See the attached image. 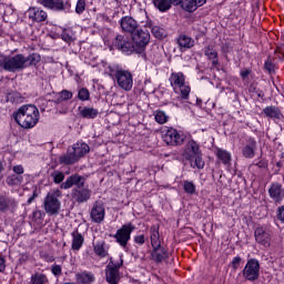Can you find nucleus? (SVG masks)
<instances>
[{
  "label": "nucleus",
  "instance_id": "nucleus-1",
  "mask_svg": "<svg viewBox=\"0 0 284 284\" xmlns=\"http://www.w3.org/2000/svg\"><path fill=\"white\" fill-rule=\"evenodd\" d=\"M41 61V55L38 53H31L28 57L23 53H18L16 55H4L0 53V70L6 72H21L26 68L37 65Z\"/></svg>",
  "mask_w": 284,
  "mask_h": 284
},
{
  "label": "nucleus",
  "instance_id": "nucleus-2",
  "mask_svg": "<svg viewBox=\"0 0 284 284\" xmlns=\"http://www.w3.org/2000/svg\"><path fill=\"white\" fill-rule=\"evenodd\" d=\"M14 121L24 130H32L39 123L40 113L39 109L32 104H24L20 106L13 115Z\"/></svg>",
  "mask_w": 284,
  "mask_h": 284
},
{
  "label": "nucleus",
  "instance_id": "nucleus-3",
  "mask_svg": "<svg viewBox=\"0 0 284 284\" xmlns=\"http://www.w3.org/2000/svg\"><path fill=\"white\" fill-rule=\"evenodd\" d=\"M89 153L90 145L85 142H78L69 146L67 153L60 155L59 163H61V165H74V163H79V161Z\"/></svg>",
  "mask_w": 284,
  "mask_h": 284
},
{
  "label": "nucleus",
  "instance_id": "nucleus-4",
  "mask_svg": "<svg viewBox=\"0 0 284 284\" xmlns=\"http://www.w3.org/2000/svg\"><path fill=\"white\" fill-rule=\"evenodd\" d=\"M109 77H112L116 81V84L124 92H130L134 85V78L132 72L121 68L120 65L113 64L109 67Z\"/></svg>",
  "mask_w": 284,
  "mask_h": 284
},
{
  "label": "nucleus",
  "instance_id": "nucleus-5",
  "mask_svg": "<svg viewBox=\"0 0 284 284\" xmlns=\"http://www.w3.org/2000/svg\"><path fill=\"white\" fill-rule=\"evenodd\" d=\"M183 158L190 162L191 168H197V170H203L205 168V161H203L201 145H199L194 140L186 142Z\"/></svg>",
  "mask_w": 284,
  "mask_h": 284
},
{
  "label": "nucleus",
  "instance_id": "nucleus-6",
  "mask_svg": "<svg viewBox=\"0 0 284 284\" xmlns=\"http://www.w3.org/2000/svg\"><path fill=\"white\" fill-rule=\"evenodd\" d=\"M169 81L173 92L178 94V99H182L183 101H187L190 99V92H192V89L190 88V83L185 81V74H183V72L171 73Z\"/></svg>",
  "mask_w": 284,
  "mask_h": 284
},
{
  "label": "nucleus",
  "instance_id": "nucleus-7",
  "mask_svg": "<svg viewBox=\"0 0 284 284\" xmlns=\"http://www.w3.org/2000/svg\"><path fill=\"white\" fill-rule=\"evenodd\" d=\"M63 193L59 189H53L49 192L43 201L44 212L49 214V216H57L59 212H61V200Z\"/></svg>",
  "mask_w": 284,
  "mask_h": 284
},
{
  "label": "nucleus",
  "instance_id": "nucleus-8",
  "mask_svg": "<svg viewBox=\"0 0 284 284\" xmlns=\"http://www.w3.org/2000/svg\"><path fill=\"white\" fill-rule=\"evenodd\" d=\"M162 141L171 148H178V145H183L185 143V135L179 133V131L172 126H164L161 130Z\"/></svg>",
  "mask_w": 284,
  "mask_h": 284
},
{
  "label": "nucleus",
  "instance_id": "nucleus-9",
  "mask_svg": "<svg viewBox=\"0 0 284 284\" xmlns=\"http://www.w3.org/2000/svg\"><path fill=\"white\" fill-rule=\"evenodd\" d=\"M242 276L245 278V281H250L251 283L258 281L261 277V262H258L256 258L247 260L242 271Z\"/></svg>",
  "mask_w": 284,
  "mask_h": 284
},
{
  "label": "nucleus",
  "instance_id": "nucleus-10",
  "mask_svg": "<svg viewBox=\"0 0 284 284\" xmlns=\"http://www.w3.org/2000/svg\"><path fill=\"white\" fill-rule=\"evenodd\" d=\"M136 230V226L132 223L123 224L121 229H119L115 234L113 235V239H115V242L120 247H128V243H130V239H132V232Z\"/></svg>",
  "mask_w": 284,
  "mask_h": 284
},
{
  "label": "nucleus",
  "instance_id": "nucleus-11",
  "mask_svg": "<svg viewBox=\"0 0 284 284\" xmlns=\"http://www.w3.org/2000/svg\"><path fill=\"white\" fill-rule=\"evenodd\" d=\"M114 45L124 54H132V52H139L132 38L128 36H116Z\"/></svg>",
  "mask_w": 284,
  "mask_h": 284
},
{
  "label": "nucleus",
  "instance_id": "nucleus-12",
  "mask_svg": "<svg viewBox=\"0 0 284 284\" xmlns=\"http://www.w3.org/2000/svg\"><path fill=\"white\" fill-rule=\"evenodd\" d=\"M40 6L48 8V10H53L54 12H63L64 10H70V1L68 0H38Z\"/></svg>",
  "mask_w": 284,
  "mask_h": 284
},
{
  "label": "nucleus",
  "instance_id": "nucleus-13",
  "mask_svg": "<svg viewBox=\"0 0 284 284\" xmlns=\"http://www.w3.org/2000/svg\"><path fill=\"white\" fill-rule=\"evenodd\" d=\"M131 39L139 52V50L145 48V45L150 43V32L143 31V29H139L136 32L132 33Z\"/></svg>",
  "mask_w": 284,
  "mask_h": 284
},
{
  "label": "nucleus",
  "instance_id": "nucleus-14",
  "mask_svg": "<svg viewBox=\"0 0 284 284\" xmlns=\"http://www.w3.org/2000/svg\"><path fill=\"white\" fill-rule=\"evenodd\" d=\"M268 194L273 200V203H275V205H281V203H283L284 200L283 184L278 182H273L268 189Z\"/></svg>",
  "mask_w": 284,
  "mask_h": 284
},
{
  "label": "nucleus",
  "instance_id": "nucleus-15",
  "mask_svg": "<svg viewBox=\"0 0 284 284\" xmlns=\"http://www.w3.org/2000/svg\"><path fill=\"white\" fill-rule=\"evenodd\" d=\"M27 12L30 21H33V23L48 21V12L39 7H30Z\"/></svg>",
  "mask_w": 284,
  "mask_h": 284
},
{
  "label": "nucleus",
  "instance_id": "nucleus-16",
  "mask_svg": "<svg viewBox=\"0 0 284 284\" xmlns=\"http://www.w3.org/2000/svg\"><path fill=\"white\" fill-rule=\"evenodd\" d=\"M121 265L109 264L105 270V278L109 284H119L121 281V273L119 272Z\"/></svg>",
  "mask_w": 284,
  "mask_h": 284
},
{
  "label": "nucleus",
  "instance_id": "nucleus-17",
  "mask_svg": "<svg viewBox=\"0 0 284 284\" xmlns=\"http://www.w3.org/2000/svg\"><path fill=\"white\" fill-rule=\"evenodd\" d=\"M71 196L75 203H88L92 199V190L88 187L73 189Z\"/></svg>",
  "mask_w": 284,
  "mask_h": 284
},
{
  "label": "nucleus",
  "instance_id": "nucleus-18",
  "mask_svg": "<svg viewBox=\"0 0 284 284\" xmlns=\"http://www.w3.org/2000/svg\"><path fill=\"white\" fill-rule=\"evenodd\" d=\"M73 185L77 186L75 190L83 187L85 185V178L79 174H73L61 184V189L70 190V187H73Z\"/></svg>",
  "mask_w": 284,
  "mask_h": 284
},
{
  "label": "nucleus",
  "instance_id": "nucleus-19",
  "mask_svg": "<svg viewBox=\"0 0 284 284\" xmlns=\"http://www.w3.org/2000/svg\"><path fill=\"white\" fill-rule=\"evenodd\" d=\"M256 139L247 138L246 143L242 148V155L244 159H254V156H256Z\"/></svg>",
  "mask_w": 284,
  "mask_h": 284
},
{
  "label": "nucleus",
  "instance_id": "nucleus-20",
  "mask_svg": "<svg viewBox=\"0 0 284 284\" xmlns=\"http://www.w3.org/2000/svg\"><path fill=\"white\" fill-rule=\"evenodd\" d=\"M91 219L93 223H103L105 219V206L101 202H95L91 209Z\"/></svg>",
  "mask_w": 284,
  "mask_h": 284
},
{
  "label": "nucleus",
  "instance_id": "nucleus-21",
  "mask_svg": "<svg viewBox=\"0 0 284 284\" xmlns=\"http://www.w3.org/2000/svg\"><path fill=\"white\" fill-rule=\"evenodd\" d=\"M255 241L260 245H263L264 247H270V243L272 241V237L270 236V233L265 231L263 227H257L254 232Z\"/></svg>",
  "mask_w": 284,
  "mask_h": 284
},
{
  "label": "nucleus",
  "instance_id": "nucleus-22",
  "mask_svg": "<svg viewBox=\"0 0 284 284\" xmlns=\"http://www.w3.org/2000/svg\"><path fill=\"white\" fill-rule=\"evenodd\" d=\"M207 0H183L180 8H182V10L185 12H196L201 6H205Z\"/></svg>",
  "mask_w": 284,
  "mask_h": 284
},
{
  "label": "nucleus",
  "instance_id": "nucleus-23",
  "mask_svg": "<svg viewBox=\"0 0 284 284\" xmlns=\"http://www.w3.org/2000/svg\"><path fill=\"white\" fill-rule=\"evenodd\" d=\"M120 26L123 32H130L131 34L139 28V22L130 16H125L120 20Z\"/></svg>",
  "mask_w": 284,
  "mask_h": 284
},
{
  "label": "nucleus",
  "instance_id": "nucleus-24",
  "mask_svg": "<svg viewBox=\"0 0 284 284\" xmlns=\"http://www.w3.org/2000/svg\"><path fill=\"white\" fill-rule=\"evenodd\" d=\"M71 250H73V252H79V250H81L83 247V244L85 243V237H83V234L79 233V231H73L71 233Z\"/></svg>",
  "mask_w": 284,
  "mask_h": 284
},
{
  "label": "nucleus",
  "instance_id": "nucleus-25",
  "mask_svg": "<svg viewBox=\"0 0 284 284\" xmlns=\"http://www.w3.org/2000/svg\"><path fill=\"white\" fill-rule=\"evenodd\" d=\"M204 57H206L209 61H212L213 68L219 65V51H216L214 45L210 44L204 48Z\"/></svg>",
  "mask_w": 284,
  "mask_h": 284
},
{
  "label": "nucleus",
  "instance_id": "nucleus-26",
  "mask_svg": "<svg viewBox=\"0 0 284 284\" xmlns=\"http://www.w3.org/2000/svg\"><path fill=\"white\" fill-rule=\"evenodd\" d=\"M151 256L155 263H163V261L170 257V253H168L165 248L161 247L160 245L158 247H153Z\"/></svg>",
  "mask_w": 284,
  "mask_h": 284
},
{
  "label": "nucleus",
  "instance_id": "nucleus-27",
  "mask_svg": "<svg viewBox=\"0 0 284 284\" xmlns=\"http://www.w3.org/2000/svg\"><path fill=\"white\" fill-rule=\"evenodd\" d=\"M75 281L78 284H92L97 278L92 272L82 271L75 274Z\"/></svg>",
  "mask_w": 284,
  "mask_h": 284
},
{
  "label": "nucleus",
  "instance_id": "nucleus-28",
  "mask_svg": "<svg viewBox=\"0 0 284 284\" xmlns=\"http://www.w3.org/2000/svg\"><path fill=\"white\" fill-rule=\"evenodd\" d=\"M178 45L181 49L190 50L191 48H194V39L186 34H180L178 38Z\"/></svg>",
  "mask_w": 284,
  "mask_h": 284
},
{
  "label": "nucleus",
  "instance_id": "nucleus-29",
  "mask_svg": "<svg viewBox=\"0 0 284 284\" xmlns=\"http://www.w3.org/2000/svg\"><path fill=\"white\" fill-rule=\"evenodd\" d=\"M215 156L221 161V163H223V165H230L232 161V153L224 149H216Z\"/></svg>",
  "mask_w": 284,
  "mask_h": 284
},
{
  "label": "nucleus",
  "instance_id": "nucleus-30",
  "mask_svg": "<svg viewBox=\"0 0 284 284\" xmlns=\"http://www.w3.org/2000/svg\"><path fill=\"white\" fill-rule=\"evenodd\" d=\"M11 207L14 210L17 202L13 199L0 194V212H8Z\"/></svg>",
  "mask_w": 284,
  "mask_h": 284
},
{
  "label": "nucleus",
  "instance_id": "nucleus-31",
  "mask_svg": "<svg viewBox=\"0 0 284 284\" xmlns=\"http://www.w3.org/2000/svg\"><path fill=\"white\" fill-rule=\"evenodd\" d=\"M262 113L265 114V116H267V119L281 120L283 118V113H281V110H278V108H276L274 105L264 108Z\"/></svg>",
  "mask_w": 284,
  "mask_h": 284
},
{
  "label": "nucleus",
  "instance_id": "nucleus-32",
  "mask_svg": "<svg viewBox=\"0 0 284 284\" xmlns=\"http://www.w3.org/2000/svg\"><path fill=\"white\" fill-rule=\"evenodd\" d=\"M73 93L69 90H62L61 92H58L53 99V103L55 105H61L64 101H70L72 99Z\"/></svg>",
  "mask_w": 284,
  "mask_h": 284
},
{
  "label": "nucleus",
  "instance_id": "nucleus-33",
  "mask_svg": "<svg viewBox=\"0 0 284 284\" xmlns=\"http://www.w3.org/2000/svg\"><path fill=\"white\" fill-rule=\"evenodd\" d=\"M151 245L152 247H161V234L159 233V226L153 225L150 229Z\"/></svg>",
  "mask_w": 284,
  "mask_h": 284
},
{
  "label": "nucleus",
  "instance_id": "nucleus-34",
  "mask_svg": "<svg viewBox=\"0 0 284 284\" xmlns=\"http://www.w3.org/2000/svg\"><path fill=\"white\" fill-rule=\"evenodd\" d=\"M93 252L100 258H105L108 256V248L105 247V241H100L93 244Z\"/></svg>",
  "mask_w": 284,
  "mask_h": 284
},
{
  "label": "nucleus",
  "instance_id": "nucleus-35",
  "mask_svg": "<svg viewBox=\"0 0 284 284\" xmlns=\"http://www.w3.org/2000/svg\"><path fill=\"white\" fill-rule=\"evenodd\" d=\"M80 116H82V119H97V116H99V110L84 106L80 109Z\"/></svg>",
  "mask_w": 284,
  "mask_h": 284
},
{
  "label": "nucleus",
  "instance_id": "nucleus-36",
  "mask_svg": "<svg viewBox=\"0 0 284 284\" xmlns=\"http://www.w3.org/2000/svg\"><path fill=\"white\" fill-rule=\"evenodd\" d=\"M153 6H155L160 12H168L173 3L172 0H153Z\"/></svg>",
  "mask_w": 284,
  "mask_h": 284
},
{
  "label": "nucleus",
  "instance_id": "nucleus-37",
  "mask_svg": "<svg viewBox=\"0 0 284 284\" xmlns=\"http://www.w3.org/2000/svg\"><path fill=\"white\" fill-rule=\"evenodd\" d=\"M7 185L14 186V185H21L23 183V176L11 174L7 176L6 180Z\"/></svg>",
  "mask_w": 284,
  "mask_h": 284
},
{
  "label": "nucleus",
  "instance_id": "nucleus-38",
  "mask_svg": "<svg viewBox=\"0 0 284 284\" xmlns=\"http://www.w3.org/2000/svg\"><path fill=\"white\" fill-rule=\"evenodd\" d=\"M155 122L159 123L160 125H163L170 121V116L165 111H155L154 114Z\"/></svg>",
  "mask_w": 284,
  "mask_h": 284
},
{
  "label": "nucleus",
  "instance_id": "nucleus-39",
  "mask_svg": "<svg viewBox=\"0 0 284 284\" xmlns=\"http://www.w3.org/2000/svg\"><path fill=\"white\" fill-rule=\"evenodd\" d=\"M62 41H65V43H72L74 41V31L70 28L64 29L61 33Z\"/></svg>",
  "mask_w": 284,
  "mask_h": 284
},
{
  "label": "nucleus",
  "instance_id": "nucleus-40",
  "mask_svg": "<svg viewBox=\"0 0 284 284\" xmlns=\"http://www.w3.org/2000/svg\"><path fill=\"white\" fill-rule=\"evenodd\" d=\"M30 284H48V277L44 274L36 273L31 276Z\"/></svg>",
  "mask_w": 284,
  "mask_h": 284
},
{
  "label": "nucleus",
  "instance_id": "nucleus-41",
  "mask_svg": "<svg viewBox=\"0 0 284 284\" xmlns=\"http://www.w3.org/2000/svg\"><path fill=\"white\" fill-rule=\"evenodd\" d=\"M183 190L185 194H196V184H194V182L185 180L183 181Z\"/></svg>",
  "mask_w": 284,
  "mask_h": 284
},
{
  "label": "nucleus",
  "instance_id": "nucleus-42",
  "mask_svg": "<svg viewBox=\"0 0 284 284\" xmlns=\"http://www.w3.org/2000/svg\"><path fill=\"white\" fill-rule=\"evenodd\" d=\"M151 32L155 37V39H165V37H168L165 29L159 26L152 27Z\"/></svg>",
  "mask_w": 284,
  "mask_h": 284
},
{
  "label": "nucleus",
  "instance_id": "nucleus-43",
  "mask_svg": "<svg viewBox=\"0 0 284 284\" xmlns=\"http://www.w3.org/2000/svg\"><path fill=\"white\" fill-rule=\"evenodd\" d=\"M78 98L80 101H90V90L82 88L79 90Z\"/></svg>",
  "mask_w": 284,
  "mask_h": 284
},
{
  "label": "nucleus",
  "instance_id": "nucleus-44",
  "mask_svg": "<svg viewBox=\"0 0 284 284\" xmlns=\"http://www.w3.org/2000/svg\"><path fill=\"white\" fill-rule=\"evenodd\" d=\"M51 176L53 179V182L57 184L63 183V181L65 179V174H63V172H60V171H55V172L51 173Z\"/></svg>",
  "mask_w": 284,
  "mask_h": 284
},
{
  "label": "nucleus",
  "instance_id": "nucleus-45",
  "mask_svg": "<svg viewBox=\"0 0 284 284\" xmlns=\"http://www.w3.org/2000/svg\"><path fill=\"white\" fill-rule=\"evenodd\" d=\"M241 263H243V258L241 256H235L231 261L230 267H232V270H234V272H236V270H239V267H241Z\"/></svg>",
  "mask_w": 284,
  "mask_h": 284
},
{
  "label": "nucleus",
  "instance_id": "nucleus-46",
  "mask_svg": "<svg viewBox=\"0 0 284 284\" xmlns=\"http://www.w3.org/2000/svg\"><path fill=\"white\" fill-rule=\"evenodd\" d=\"M75 12L77 14H83V12H85V0H78Z\"/></svg>",
  "mask_w": 284,
  "mask_h": 284
},
{
  "label": "nucleus",
  "instance_id": "nucleus-47",
  "mask_svg": "<svg viewBox=\"0 0 284 284\" xmlns=\"http://www.w3.org/2000/svg\"><path fill=\"white\" fill-rule=\"evenodd\" d=\"M51 272H52L53 276H61L63 270L61 268V265L53 264L51 266Z\"/></svg>",
  "mask_w": 284,
  "mask_h": 284
},
{
  "label": "nucleus",
  "instance_id": "nucleus-48",
  "mask_svg": "<svg viewBox=\"0 0 284 284\" xmlns=\"http://www.w3.org/2000/svg\"><path fill=\"white\" fill-rule=\"evenodd\" d=\"M134 243H136V245H145V235L141 234V235H135L133 237Z\"/></svg>",
  "mask_w": 284,
  "mask_h": 284
},
{
  "label": "nucleus",
  "instance_id": "nucleus-49",
  "mask_svg": "<svg viewBox=\"0 0 284 284\" xmlns=\"http://www.w3.org/2000/svg\"><path fill=\"white\" fill-rule=\"evenodd\" d=\"M12 170L17 176H21V174L26 172V170L23 169V165L21 164L14 165Z\"/></svg>",
  "mask_w": 284,
  "mask_h": 284
},
{
  "label": "nucleus",
  "instance_id": "nucleus-50",
  "mask_svg": "<svg viewBox=\"0 0 284 284\" xmlns=\"http://www.w3.org/2000/svg\"><path fill=\"white\" fill-rule=\"evenodd\" d=\"M276 217H277V221H281V223H284V205L277 209Z\"/></svg>",
  "mask_w": 284,
  "mask_h": 284
},
{
  "label": "nucleus",
  "instance_id": "nucleus-51",
  "mask_svg": "<svg viewBox=\"0 0 284 284\" xmlns=\"http://www.w3.org/2000/svg\"><path fill=\"white\" fill-rule=\"evenodd\" d=\"M264 68L270 73L274 72V64L272 63V60H270V59L266 60L265 64H264Z\"/></svg>",
  "mask_w": 284,
  "mask_h": 284
},
{
  "label": "nucleus",
  "instance_id": "nucleus-52",
  "mask_svg": "<svg viewBox=\"0 0 284 284\" xmlns=\"http://www.w3.org/2000/svg\"><path fill=\"white\" fill-rule=\"evenodd\" d=\"M250 74H252V70H250V69H245V70L241 71V73H240L242 79H247V77H250Z\"/></svg>",
  "mask_w": 284,
  "mask_h": 284
},
{
  "label": "nucleus",
  "instance_id": "nucleus-53",
  "mask_svg": "<svg viewBox=\"0 0 284 284\" xmlns=\"http://www.w3.org/2000/svg\"><path fill=\"white\" fill-rule=\"evenodd\" d=\"M6 271V260L3 257H0V272Z\"/></svg>",
  "mask_w": 284,
  "mask_h": 284
},
{
  "label": "nucleus",
  "instance_id": "nucleus-54",
  "mask_svg": "<svg viewBox=\"0 0 284 284\" xmlns=\"http://www.w3.org/2000/svg\"><path fill=\"white\" fill-rule=\"evenodd\" d=\"M184 0H171L173 6H181Z\"/></svg>",
  "mask_w": 284,
  "mask_h": 284
},
{
  "label": "nucleus",
  "instance_id": "nucleus-55",
  "mask_svg": "<svg viewBox=\"0 0 284 284\" xmlns=\"http://www.w3.org/2000/svg\"><path fill=\"white\" fill-rule=\"evenodd\" d=\"M0 172H3V162L0 161Z\"/></svg>",
  "mask_w": 284,
  "mask_h": 284
},
{
  "label": "nucleus",
  "instance_id": "nucleus-56",
  "mask_svg": "<svg viewBox=\"0 0 284 284\" xmlns=\"http://www.w3.org/2000/svg\"><path fill=\"white\" fill-rule=\"evenodd\" d=\"M37 196H39V194H37V191H33L32 197L37 199Z\"/></svg>",
  "mask_w": 284,
  "mask_h": 284
},
{
  "label": "nucleus",
  "instance_id": "nucleus-57",
  "mask_svg": "<svg viewBox=\"0 0 284 284\" xmlns=\"http://www.w3.org/2000/svg\"><path fill=\"white\" fill-rule=\"evenodd\" d=\"M32 201H34V199L31 196V197H29L28 203L30 204V203H32Z\"/></svg>",
  "mask_w": 284,
  "mask_h": 284
},
{
  "label": "nucleus",
  "instance_id": "nucleus-58",
  "mask_svg": "<svg viewBox=\"0 0 284 284\" xmlns=\"http://www.w3.org/2000/svg\"><path fill=\"white\" fill-rule=\"evenodd\" d=\"M277 166L281 168V162L277 163Z\"/></svg>",
  "mask_w": 284,
  "mask_h": 284
}]
</instances>
